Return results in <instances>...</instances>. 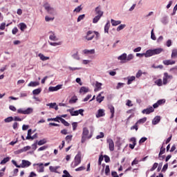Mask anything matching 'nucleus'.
Masks as SVG:
<instances>
[{"mask_svg":"<svg viewBox=\"0 0 177 177\" xmlns=\"http://www.w3.org/2000/svg\"><path fill=\"white\" fill-rule=\"evenodd\" d=\"M105 162H110V157L109 156L105 155L104 156Z\"/></svg>","mask_w":177,"mask_h":177,"instance_id":"obj_64","label":"nucleus"},{"mask_svg":"<svg viewBox=\"0 0 177 177\" xmlns=\"http://www.w3.org/2000/svg\"><path fill=\"white\" fill-rule=\"evenodd\" d=\"M151 38L153 41H156L157 39V37H156V35L154 34V29H152L151 32Z\"/></svg>","mask_w":177,"mask_h":177,"instance_id":"obj_41","label":"nucleus"},{"mask_svg":"<svg viewBox=\"0 0 177 177\" xmlns=\"http://www.w3.org/2000/svg\"><path fill=\"white\" fill-rule=\"evenodd\" d=\"M147 121V118H143L142 119H140L138 122L137 124H145V122Z\"/></svg>","mask_w":177,"mask_h":177,"instance_id":"obj_47","label":"nucleus"},{"mask_svg":"<svg viewBox=\"0 0 177 177\" xmlns=\"http://www.w3.org/2000/svg\"><path fill=\"white\" fill-rule=\"evenodd\" d=\"M106 113H104V109H99L97 113L96 114L97 118H100V117H104Z\"/></svg>","mask_w":177,"mask_h":177,"instance_id":"obj_12","label":"nucleus"},{"mask_svg":"<svg viewBox=\"0 0 177 177\" xmlns=\"http://www.w3.org/2000/svg\"><path fill=\"white\" fill-rule=\"evenodd\" d=\"M126 25L125 24H121L117 28V31H121V30H124L125 28Z\"/></svg>","mask_w":177,"mask_h":177,"instance_id":"obj_49","label":"nucleus"},{"mask_svg":"<svg viewBox=\"0 0 177 177\" xmlns=\"http://www.w3.org/2000/svg\"><path fill=\"white\" fill-rule=\"evenodd\" d=\"M134 56L132 54H129L128 56L127 55L126 61L131 62V60L133 59Z\"/></svg>","mask_w":177,"mask_h":177,"instance_id":"obj_43","label":"nucleus"},{"mask_svg":"<svg viewBox=\"0 0 177 177\" xmlns=\"http://www.w3.org/2000/svg\"><path fill=\"white\" fill-rule=\"evenodd\" d=\"M59 121L63 124L65 127H70V123H68L66 120L63 118H59Z\"/></svg>","mask_w":177,"mask_h":177,"instance_id":"obj_32","label":"nucleus"},{"mask_svg":"<svg viewBox=\"0 0 177 177\" xmlns=\"http://www.w3.org/2000/svg\"><path fill=\"white\" fill-rule=\"evenodd\" d=\"M118 60H127V53H123L118 57Z\"/></svg>","mask_w":177,"mask_h":177,"instance_id":"obj_37","label":"nucleus"},{"mask_svg":"<svg viewBox=\"0 0 177 177\" xmlns=\"http://www.w3.org/2000/svg\"><path fill=\"white\" fill-rule=\"evenodd\" d=\"M84 19H85V15H80L77 18V23H79V21H81V20H84Z\"/></svg>","mask_w":177,"mask_h":177,"instance_id":"obj_58","label":"nucleus"},{"mask_svg":"<svg viewBox=\"0 0 177 177\" xmlns=\"http://www.w3.org/2000/svg\"><path fill=\"white\" fill-rule=\"evenodd\" d=\"M28 150H31V147L30 146H26L24 147V148L19 149L18 153H24L26 151H28Z\"/></svg>","mask_w":177,"mask_h":177,"instance_id":"obj_25","label":"nucleus"},{"mask_svg":"<svg viewBox=\"0 0 177 177\" xmlns=\"http://www.w3.org/2000/svg\"><path fill=\"white\" fill-rule=\"evenodd\" d=\"M107 143L109 145L110 151H114V141H113V139H107Z\"/></svg>","mask_w":177,"mask_h":177,"instance_id":"obj_8","label":"nucleus"},{"mask_svg":"<svg viewBox=\"0 0 177 177\" xmlns=\"http://www.w3.org/2000/svg\"><path fill=\"white\" fill-rule=\"evenodd\" d=\"M95 34L97 37L99 35V32H92L91 30L88 31L86 39H87V41H92L93 38H95Z\"/></svg>","mask_w":177,"mask_h":177,"instance_id":"obj_4","label":"nucleus"},{"mask_svg":"<svg viewBox=\"0 0 177 177\" xmlns=\"http://www.w3.org/2000/svg\"><path fill=\"white\" fill-rule=\"evenodd\" d=\"M31 132H32L31 129H29L28 131V136L26 137L27 140H30V139H31L32 140H34V137L31 136Z\"/></svg>","mask_w":177,"mask_h":177,"instance_id":"obj_31","label":"nucleus"},{"mask_svg":"<svg viewBox=\"0 0 177 177\" xmlns=\"http://www.w3.org/2000/svg\"><path fill=\"white\" fill-rule=\"evenodd\" d=\"M60 118H62L60 116H57L55 118H48V121H55V122H59Z\"/></svg>","mask_w":177,"mask_h":177,"instance_id":"obj_36","label":"nucleus"},{"mask_svg":"<svg viewBox=\"0 0 177 177\" xmlns=\"http://www.w3.org/2000/svg\"><path fill=\"white\" fill-rule=\"evenodd\" d=\"M89 92V88L88 87L82 86L80 89V93H88Z\"/></svg>","mask_w":177,"mask_h":177,"instance_id":"obj_23","label":"nucleus"},{"mask_svg":"<svg viewBox=\"0 0 177 177\" xmlns=\"http://www.w3.org/2000/svg\"><path fill=\"white\" fill-rule=\"evenodd\" d=\"M10 158H9V157L5 158L4 159H3L1 161L0 164H1V165L6 164V162H8V161H10Z\"/></svg>","mask_w":177,"mask_h":177,"instance_id":"obj_40","label":"nucleus"},{"mask_svg":"<svg viewBox=\"0 0 177 177\" xmlns=\"http://www.w3.org/2000/svg\"><path fill=\"white\" fill-rule=\"evenodd\" d=\"M177 57V49H173L171 53V58L172 59H176Z\"/></svg>","mask_w":177,"mask_h":177,"instance_id":"obj_33","label":"nucleus"},{"mask_svg":"<svg viewBox=\"0 0 177 177\" xmlns=\"http://www.w3.org/2000/svg\"><path fill=\"white\" fill-rule=\"evenodd\" d=\"M81 164V153H78L75 157L73 162L71 164L72 168H75V167H77V165H80Z\"/></svg>","mask_w":177,"mask_h":177,"instance_id":"obj_3","label":"nucleus"},{"mask_svg":"<svg viewBox=\"0 0 177 177\" xmlns=\"http://www.w3.org/2000/svg\"><path fill=\"white\" fill-rule=\"evenodd\" d=\"M65 140L68 143H70L73 140V135L66 136Z\"/></svg>","mask_w":177,"mask_h":177,"instance_id":"obj_39","label":"nucleus"},{"mask_svg":"<svg viewBox=\"0 0 177 177\" xmlns=\"http://www.w3.org/2000/svg\"><path fill=\"white\" fill-rule=\"evenodd\" d=\"M63 173L64 175H62V177H71V175H70V173L67 170H64Z\"/></svg>","mask_w":177,"mask_h":177,"instance_id":"obj_48","label":"nucleus"},{"mask_svg":"<svg viewBox=\"0 0 177 177\" xmlns=\"http://www.w3.org/2000/svg\"><path fill=\"white\" fill-rule=\"evenodd\" d=\"M104 156L103 155L100 156L98 159V165H102V161H103V158Z\"/></svg>","mask_w":177,"mask_h":177,"instance_id":"obj_56","label":"nucleus"},{"mask_svg":"<svg viewBox=\"0 0 177 177\" xmlns=\"http://www.w3.org/2000/svg\"><path fill=\"white\" fill-rule=\"evenodd\" d=\"M110 28V21H108L104 26V32L109 34V30Z\"/></svg>","mask_w":177,"mask_h":177,"instance_id":"obj_34","label":"nucleus"},{"mask_svg":"<svg viewBox=\"0 0 177 177\" xmlns=\"http://www.w3.org/2000/svg\"><path fill=\"white\" fill-rule=\"evenodd\" d=\"M110 174V166L106 165L105 168V174L109 175Z\"/></svg>","mask_w":177,"mask_h":177,"instance_id":"obj_53","label":"nucleus"},{"mask_svg":"<svg viewBox=\"0 0 177 177\" xmlns=\"http://www.w3.org/2000/svg\"><path fill=\"white\" fill-rule=\"evenodd\" d=\"M50 36H49V39L50 41H59V38L56 37V35L53 32H49Z\"/></svg>","mask_w":177,"mask_h":177,"instance_id":"obj_11","label":"nucleus"},{"mask_svg":"<svg viewBox=\"0 0 177 177\" xmlns=\"http://www.w3.org/2000/svg\"><path fill=\"white\" fill-rule=\"evenodd\" d=\"M38 56L43 62H45L46 60H49L50 59L49 57H45V55H44L42 53H39Z\"/></svg>","mask_w":177,"mask_h":177,"instance_id":"obj_28","label":"nucleus"},{"mask_svg":"<svg viewBox=\"0 0 177 177\" xmlns=\"http://www.w3.org/2000/svg\"><path fill=\"white\" fill-rule=\"evenodd\" d=\"M49 44L51 46H59V45H61L60 42H50Z\"/></svg>","mask_w":177,"mask_h":177,"instance_id":"obj_55","label":"nucleus"},{"mask_svg":"<svg viewBox=\"0 0 177 177\" xmlns=\"http://www.w3.org/2000/svg\"><path fill=\"white\" fill-rule=\"evenodd\" d=\"M31 165V162L26 160H22L21 164L19 165L20 168H28Z\"/></svg>","mask_w":177,"mask_h":177,"instance_id":"obj_7","label":"nucleus"},{"mask_svg":"<svg viewBox=\"0 0 177 177\" xmlns=\"http://www.w3.org/2000/svg\"><path fill=\"white\" fill-rule=\"evenodd\" d=\"M160 121H161V117L156 116L152 120V124H153V125H157V124H158V122H160Z\"/></svg>","mask_w":177,"mask_h":177,"instance_id":"obj_24","label":"nucleus"},{"mask_svg":"<svg viewBox=\"0 0 177 177\" xmlns=\"http://www.w3.org/2000/svg\"><path fill=\"white\" fill-rule=\"evenodd\" d=\"M6 26V24L5 22L1 23L0 25V30L3 31V30H5Z\"/></svg>","mask_w":177,"mask_h":177,"instance_id":"obj_61","label":"nucleus"},{"mask_svg":"<svg viewBox=\"0 0 177 177\" xmlns=\"http://www.w3.org/2000/svg\"><path fill=\"white\" fill-rule=\"evenodd\" d=\"M157 167H158V163L155 162L153 165V167L151 168L150 171H154L156 169H157Z\"/></svg>","mask_w":177,"mask_h":177,"instance_id":"obj_54","label":"nucleus"},{"mask_svg":"<svg viewBox=\"0 0 177 177\" xmlns=\"http://www.w3.org/2000/svg\"><path fill=\"white\" fill-rule=\"evenodd\" d=\"M102 138H104V133L103 132H100V135L96 136V139H102Z\"/></svg>","mask_w":177,"mask_h":177,"instance_id":"obj_59","label":"nucleus"},{"mask_svg":"<svg viewBox=\"0 0 177 177\" xmlns=\"http://www.w3.org/2000/svg\"><path fill=\"white\" fill-rule=\"evenodd\" d=\"M153 111H154V108L151 106L148 109L142 110V114H150V113H153Z\"/></svg>","mask_w":177,"mask_h":177,"instance_id":"obj_17","label":"nucleus"},{"mask_svg":"<svg viewBox=\"0 0 177 177\" xmlns=\"http://www.w3.org/2000/svg\"><path fill=\"white\" fill-rule=\"evenodd\" d=\"M48 148V145H44L43 147H41L40 148L38 149V151H42L44 150H46Z\"/></svg>","mask_w":177,"mask_h":177,"instance_id":"obj_62","label":"nucleus"},{"mask_svg":"<svg viewBox=\"0 0 177 177\" xmlns=\"http://www.w3.org/2000/svg\"><path fill=\"white\" fill-rule=\"evenodd\" d=\"M77 100H78V99L77 98V97H73L70 100L69 102H70V103H76V102H77Z\"/></svg>","mask_w":177,"mask_h":177,"instance_id":"obj_52","label":"nucleus"},{"mask_svg":"<svg viewBox=\"0 0 177 177\" xmlns=\"http://www.w3.org/2000/svg\"><path fill=\"white\" fill-rule=\"evenodd\" d=\"M102 83L99 82H95V88L94 89L95 92H99V91L102 90Z\"/></svg>","mask_w":177,"mask_h":177,"instance_id":"obj_18","label":"nucleus"},{"mask_svg":"<svg viewBox=\"0 0 177 177\" xmlns=\"http://www.w3.org/2000/svg\"><path fill=\"white\" fill-rule=\"evenodd\" d=\"M135 80H136L135 76L129 77L127 84L131 85V84H132V82L135 81Z\"/></svg>","mask_w":177,"mask_h":177,"instance_id":"obj_35","label":"nucleus"},{"mask_svg":"<svg viewBox=\"0 0 177 177\" xmlns=\"http://www.w3.org/2000/svg\"><path fill=\"white\" fill-rule=\"evenodd\" d=\"M13 121V117L10 116L4 120L5 122H12Z\"/></svg>","mask_w":177,"mask_h":177,"instance_id":"obj_50","label":"nucleus"},{"mask_svg":"<svg viewBox=\"0 0 177 177\" xmlns=\"http://www.w3.org/2000/svg\"><path fill=\"white\" fill-rule=\"evenodd\" d=\"M111 23L112 26H115L121 24V21H115L114 19H111Z\"/></svg>","mask_w":177,"mask_h":177,"instance_id":"obj_29","label":"nucleus"},{"mask_svg":"<svg viewBox=\"0 0 177 177\" xmlns=\"http://www.w3.org/2000/svg\"><path fill=\"white\" fill-rule=\"evenodd\" d=\"M155 84H156V85H158V86H162V80L161 79L157 80L155 82Z\"/></svg>","mask_w":177,"mask_h":177,"instance_id":"obj_45","label":"nucleus"},{"mask_svg":"<svg viewBox=\"0 0 177 177\" xmlns=\"http://www.w3.org/2000/svg\"><path fill=\"white\" fill-rule=\"evenodd\" d=\"M126 106H128L129 107H132V106H133V104H132V101H131L130 100H127Z\"/></svg>","mask_w":177,"mask_h":177,"instance_id":"obj_57","label":"nucleus"},{"mask_svg":"<svg viewBox=\"0 0 177 177\" xmlns=\"http://www.w3.org/2000/svg\"><path fill=\"white\" fill-rule=\"evenodd\" d=\"M163 64H165V66H171L175 64V61L172 59H166L163 61Z\"/></svg>","mask_w":177,"mask_h":177,"instance_id":"obj_19","label":"nucleus"},{"mask_svg":"<svg viewBox=\"0 0 177 177\" xmlns=\"http://www.w3.org/2000/svg\"><path fill=\"white\" fill-rule=\"evenodd\" d=\"M46 106L50 107V109H55V106H56V102L47 104Z\"/></svg>","mask_w":177,"mask_h":177,"instance_id":"obj_51","label":"nucleus"},{"mask_svg":"<svg viewBox=\"0 0 177 177\" xmlns=\"http://www.w3.org/2000/svg\"><path fill=\"white\" fill-rule=\"evenodd\" d=\"M102 95H103V92L100 93L96 97V100L98 103H102L103 100H104V96H102Z\"/></svg>","mask_w":177,"mask_h":177,"instance_id":"obj_15","label":"nucleus"},{"mask_svg":"<svg viewBox=\"0 0 177 177\" xmlns=\"http://www.w3.org/2000/svg\"><path fill=\"white\" fill-rule=\"evenodd\" d=\"M33 165L34 167H35V165L39 167V168L37 169V171L39 172H44V163H36V164H34Z\"/></svg>","mask_w":177,"mask_h":177,"instance_id":"obj_14","label":"nucleus"},{"mask_svg":"<svg viewBox=\"0 0 177 177\" xmlns=\"http://www.w3.org/2000/svg\"><path fill=\"white\" fill-rule=\"evenodd\" d=\"M109 109L111 114V118H114V106H113L112 105H109Z\"/></svg>","mask_w":177,"mask_h":177,"instance_id":"obj_30","label":"nucleus"},{"mask_svg":"<svg viewBox=\"0 0 177 177\" xmlns=\"http://www.w3.org/2000/svg\"><path fill=\"white\" fill-rule=\"evenodd\" d=\"M153 52V56L155 55H160V53H161L162 52H164V49L159 48H156L152 50Z\"/></svg>","mask_w":177,"mask_h":177,"instance_id":"obj_26","label":"nucleus"},{"mask_svg":"<svg viewBox=\"0 0 177 177\" xmlns=\"http://www.w3.org/2000/svg\"><path fill=\"white\" fill-rule=\"evenodd\" d=\"M18 114H24V115H30V114H32V113H34V109L31 108V107H28L27 109H19L17 111Z\"/></svg>","mask_w":177,"mask_h":177,"instance_id":"obj_1","label":"nucleus"},{"mask_svg":"<svg viewBox=\"0 0 177 177\" xmlns=\"http://www.w3.org/2000/svg\"><path fill=\"white\" fill-rule=\"evenodd\" d=\"M19 26H20L21 31H24V30H26V28H27V25H26V24H24V23H21L19 24Z\"/></svg>","mask_w":177,"mask_h":177,"instance_id":"obj_38","label":"nucleus"},{"mask_svg":"<svg viewBox=\"0 0 177 177\" xmlns=\"http://www.w3.org/2000/svg\"><path fill=\"white\" fill-rule=\"evenodd\" d=\"M102 18V17H99V16H95L93 19V23L96 24L97 23V21H99V20H100V19Z\"/></svg>","mask_w":177,"mask_h":177,"instance_id":"obj_46","label":"nucleus"},{"mask_svg":"<svg viewBox=\"0 0 177 177\" xmlns=\"http://www.w3.org/2000/svg\"><path fill=\"white\" fill-rule=\"evenodd\" d=\"M45 143H46V139L44 138L43 140H40L38 142L37 145H38L39 146H42V145H45Z\"/></svg>","mask_w":177,"mask_h":177,"instance_id":"obj_44","label":"nucleus"},{"mask_svg":"<svg viewBox=\"0 0 177 177\" xmlns=\"http://www.w3.org/2000/svg\"><path fill=\"white\" fill-rule=\"evenodd\" d=\"M41 91L42 90L41 88H37V89L33 90L32 93H33V95H39V93H41Z\"/></svg>","mask_w":177,"mask_h":177,"instance_id":"obj_42","label":"nucleus"},{"mask_svg":"<svg viewBox=\"0 0 177 177\" xmlns=\"http://www.w3.org/2000/svg\"><path fill=\"white\" fill-rule=\"evenodd\" d=\"M103 13L104 12L102 11L100 6L95 8V15H97V16L102 17V16H103Z\"/></svg>","mask_w":177,"mask_h":177,"instance_id":"obj_13","label":"nucleus"},{"mask_svg":"<svg viewBox=\"0 0 177 177\" xmlns=\"http://www.w3.org/2000/svg\"><path fill=\"white\" fill-rule=\"evenodd\" d=\"M67 111L70 113L71 115H78V111H74V108H72L71 109H67Z\"/></svg>","mask_w":177,"mask_h":177,"instance_id":"obj_22","label":"nucleus"},{"mask_svg":"<svg viewBox=\"0 0 177 177\" xmlns=\"http://www.w3.org/2000/svg\"><path fill=\"white\" fill-rule=\"evenodd\" d=\"M164 153H165V148H163L162 147L160 148V151L159 153V157L160 156H162V154H164Z\"/></svg>","mask_w":177,"mask_h":177,"instance_id":"obj_63","label":"nucleus"},{"mask_svg":"<svg viewBox=\"0 0 177 177\" xmlns=\"http://www.w3.org/2000/svg\"><path fill=\"white\" fill-rule=\"evenodd\" d=\"M39 85V82H30L28 84V86L35 87V86H38Z\"/></svg>","mask_w":177,"mask_h":177,"instance_id":"obj_27","label":"nucleus"},{"mask_svg":"<svg viewBox=\"0 0 177 177\" xmlns=\"http://www.w3.org/2000/svg\"><path fill=\"white\" fill-rule=\"evenodd\" d=\"M174 77L169 75L168 73H165L163 76V85H167L168 84V80H172Z\"/></svg>","mask_w":177,"mask_h":177,"instance_id":"obj_6","label":"nucleus"},{"mask_svg":"<svg viewBox=\"0 0 177 177\" xmlns=\"http://www.w3.org/2000/svg\"><path fill=\"white\" fill-rule=\"evenodd\" d=\"M142 74H143V73H142L141 70H139L138 72L136 73V78H140V77H142Z\"/></svg>","mask_w":177,"mask_h":177,"instance_id":"obj_60","label":"nucleus"},{"mask_svg":"<svg viewBox=\"0 0 177 177\" xmlns=\"http://www.w3.org/2000/svg\"><path fill=\"white\" fill-rule=\"evenodd\" d=\"M89 135V130H88V128L84 127L83 128V132L82 136V143H85V141L86 139H91L92 138V136H88Z\"/></svg>","mask_w":177,"mask_h":177,"instance_id":"obj_2","label":"nucleus"},{"mask_svg":"<svg viewBox=\"0 0 177 177\" xmlns=\"http://www.w3.org/2000/svg\"><path fill=\"white\" fill-rule=\"evenodd\" d=\"M82 53H84V55H95V49H84L82 50Z\"/></svg>","mask_w":177,"mask_h":177,"instance_id":"obj_16","label":"nucleus"},{"mask_svg":"<svg viewBox=\"0 0 177 177\" xmlns=\"http://www.w3.org/2000/svg\"><path fill=\"white\" fill-rule=\"evenodd\" d=\"M72 57L75 60H80V55H78V50L73 49L72 50Z\"/></svg>","mask_w":177,"mask_h":177,"instance_id":"obj_9","label":"nucleus"},{"mask_svg":"<svg viewBox=\"0 0 177 177\" xmlns=\"http://www.w3.org/2000/svg\"><path fill=\"white\" fill-rule=\"evenodd\" d=\"M62 86H63V85L60 84V85H57V86H50L48 88V91L50 92H55L56 91H59V89H62Z\"/></svg>","mask_w":177,"mask_h":177,"instance_id":"obj_10","label":"nucleus"},{"mask_svg":"<svg viewBox=\"0 0 177 177\" xmlns=\"http://www.w3.org/2000/svg\"><path fill=\"white\" fill-rule=\"evenodd\" d=\"M44 9H46V11H48V13L50 15H56V11L55 10V8L50 7V5L46 3L44 5Z\"/></svg>","mask_w":177,"mask_h":177,"instance_id":"obj_5","label":"nucleus"},{"mask_svg":"<svg viewBox=\"0 0 177 177\" xmlns=\"http://www.w3.org/2000/svg\"><path fill=\"white\" fill-rule=\"evenodd\" d=\"M59 168H60V166H56V167L50 166L49 167V169H50V172H55V174H59V172L57 171Z\"/></svg>","mask_w":177,"mask_h":177,"instance_id":"obj_20","label":"nucleus"},{"mask_svg":"<svg viewBox=\"0 0 177 177\" xmlns=\"http://www.w3.org/2000/svg\"><path fill=\"white\" fill-rule=\"evenodd\" d=\"M151 56H154L153 50H147L145 53V57H151Z\"/></svg>","mask_w":177,"mask_h":177,"instance_id":"obj_21","label":"nucleus"}]
</instances>
